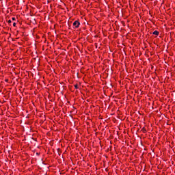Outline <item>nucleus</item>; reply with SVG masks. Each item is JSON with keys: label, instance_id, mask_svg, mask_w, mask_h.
Returning a JSON list of instances; mask_svg holds the SVG:
<instances>
[{"label": "nucleus", "instance_id": "1", "mask_svg": "<svg viewBox=\"0 0 175 175\" xmlns=\"http://www.w3.org/2000/svg\"><path fill=\"white\" fill-rule=\"evenodd\" d=\"M80 25V22L78 21H75L74 23H73V26L75 27V28H79Z\"/></svg>", "mask_w": 175, "mask_h": 175}, {"label": "nucleus", "instance_id": "2", "mask_svg": "<svg viewBox=\"0 0 175 175\" xmlns=\"http://www.w3.org/2000/svg\"><path fill=\"white\" fill-rule=\"evenodd\" d=\"M153 35H157V36H158V35H159V31H154V32H153Z\"/></svg>", "mask_w": 175, "mask_h": 175}, {"label": "nucleus", "instance_id": "3", "mask_svg": "<svg viewBox=\"0 0 175 175\" xmlns=\"http://www.w3.org/2000/svg\"><path fill=\"white\" fill-rule=\"evenodd\" d=\"M75 88H76V90H78V88H79V85H75Z\"/></svg>", "mask_w": 175, "mask_h": 175}, {"label": "nucleus", "instance_id": "4", "mask_svg": "<svg viewBox=\"0 0 175 175\" xmlns=\"http://www.w3.org/2000/svg\"><path fill=\"white\" fill-rule=\"evenodd\" d=\"M13 27H16V23H13Z\"/></svg>", "mask_w": 175, "mask_h": 175}, {"label": "nucleus", "instance_id": "5", "mask_svg": "<svg viewBox=\"0 0 175 175\" xmlns=\"http://www.w3.org/2000/svg\"><path fill=\"white\" fill-rule=\"evenodd\" d=\"M8 23H9V24H10V23H12V21L9 20Z\"/></svg>", "mask_w": 175, "mask_h": 175}, {"label": "nucleus", "instance_id": "6", "mask_svg": "<svg viewBox=\"0 0 175 175\" xmlns=\"http://www.w3.org/2000/svg\"><path fill=\"white\" fill-rule=\"evenodd\" d=\"M13 21L16 20V18H12Z\"/></svg>", "mask_w": 175, "mask_h": 175}]
</instances>
